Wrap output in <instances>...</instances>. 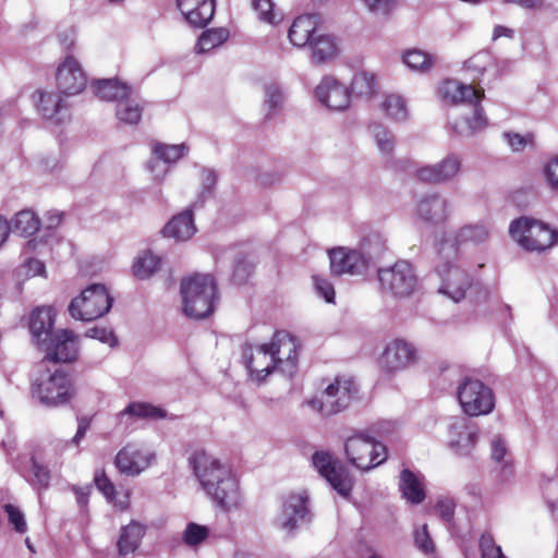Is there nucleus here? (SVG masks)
<instances>
[{"label": "nucleus", "mask_w": 558, "mask_h": 558, "mask_svg": "<svg viewBox=\"0 0 558 558\" xmlns=\"http://www.w3.org/2000/svg\"><path fill=\"white\" fill-rule=\"evenodd\" d=\"M190 462L201 485L219 507L229 510L239 505L238 483L227 464L203 449L196 450Z\"/></svg>", "instance_id": "obj_1"}, {"label": "nucleus", "mask_w": 558, "mask_h": 558, "mask_svg": "<svg viewBox=\"0 0 558 558\" xmlns=\"http://www.w3.org/2000/svg\"><path fill=\"white\" fill-rule=\"evenodd\" d=\"M183 313L193 319H204L213 314L218 299L217 283L213 276L194 274L181 280Z\"/></svg>", "instance_id": "obj_2"}, {"label": "nucleus", "mask_w": 558, "mask_h": 558, "mask_svg": "<svg viewBox=\"0 0 558 558\" xmlns=\"http://www.w3.org/2000/svg\"><path fill=\"white\" fill-rule=\"evenodd\" d=\"M438 95L448 105L466 104L473 107V116L468 119V126L472 132L487 126L488 121L482 106V100L485 98L483 87L447 78L440 83Z\"/></svg>", "instance_id": "obj_3"}, {"label": "nucleus", "mask_w": 558, "mask_h": 558, "mask_svg": "<svg viewBox=\"0 0 558 558\" xmlns=\"http://www.w3.org/2000/svg\"><path fill=\"white\" fill-rule=\"evenodd\" d=\"M511 239L524 251L544 252L558 241V232L541 220L520 217L509 226Z\"/></svg>", "instance_id": "obj_4"}, {"label": "nucleus", "mask_w": 558, "mask_h": 558, "mask_svg": "<svg viewBox=\"0 0 558 558\" xmlns=\"http://www.w3.org/2000/svg\"><path fill=\"white\" fill-rule=\"evenodd\" d=\"M31 391L40 403L49 407L65 404L75 395L71 377L60 368L41 372L32 383Z\"/></svg>", "instance_id": "obj_5"}, {"label": "nucleus", "mask_w": 558, "mask_h": 558, "mask_svg": "<svg viewBox=\"0 0 558 558\" xmlns=\"http://www.w3.org/2000/svg\"><path fill=\"white\" fill-rule=\"evenodd\" d=\"M344 456L351 465L361 471H369L388 458L386 446L364 433H355L345 439Z\"/></svg>", "instance_id": "obj_6"}, {"label": "nucleus", "mask_w": 558, "mask_h": 558, "mask_svg": "<svg viewBox=\"0 0 558 558\" xmlns=\"http://www.w3.org/2000/svg\"><path fill=\"white\" fill-rule=\"evenodd\" d=\"M112 302L113 299L104 284L93 283L71 301L69 313L75 319L92 322L107 314Z\"/></svg>", "instance_id": "obj_7"}, {"label": "nucleus", "mask_w": 558, "mask_h": 558, "mask_svg": "<svg viewBox=\"0 0 558 558\" xmlns=\"http://www.w3.org/2000/svg\"><path fill=\"white\" fill-rule=\"evenodd\" d=\"M356 393L357 388L354 380L337 377L326 387L320 398L308 400L306 403L323 416H329L348 408Z\"/></svg>", "instance_id": "obj_8"}, {"label": "nucleus", "mask_w": 558, "mask_h": 558, "mask_svg": "<svg viewBox=\"0 0 558 558\" xmlns=\"http://www.w3.org/2000/svg\"><path fill=\"white\" fill-rule=\"evenodd\" d=\"M377 277L381 291L395 298L410 296L417 284L414 268L407 260H398L389 267L379 268Z\"/></svg>", "instance_id": "obj_9"}, {"label": "nucleus", "mask_w": 558, "mask_h": 558, "mask_svg": "<svg viewBox=\"0 0 558 558\" xmlns=\"http://www.w3.org/2000/svg\"><path fill=\"white\" fill-rule=\"evenodd\" d=\"M458 399L463 411L470 416L488 414L495 407L492 389L475 378H464L458 388Z\"/></svg>", "instance_id": "obj_10"}, {"label": "nucleus", "mask_w": 558, "mask_h": 558, "mask_svg": "<svg viewBox=\"0 0 558 558\" xmlns=\"http://www.w3.org/2000/svg\"><path fill=\"white\" fill-rule=\"evenodd\" d=\"M318 473L341 496L347 497L353 488V480L348 469L339 464L327 451H316L312 458Z\"/></svg>", "instance_id": "obj_11"}, {"label": "nucleus", "mask_w": 558, "mask_h": 558, "mask_svg": "<svg viewBox=\"0 0 558 558\" xmlns=\"http://www.w3.org/2000/svg\"><path fill=\"white\" fill-rule=\"evenodd\" d=\"M417 360V352L414 345L403 339L390 341L378 359L381 372L395 374L414 364Z\"/></svg>", "instance_id": "obj_12"}, {"label": "nucleus", "mask_w": 558, "mask_h": 558, "mask_svg": "<svg viewBox=\"0 0 558 558\" xmlns=\"http://www.w3.org/2000/svg\"><path fill=\"white\" fill-rule=\"evenodd\" d=\"M56 83L60 94L65 96L82 93L87 84L86 75L80 62L71 54L58 65Z\"/></svg>", "instance_id": "obj_13"}, {"label": "nucleus", "mask_w": 558, "mask_h": 558, "mask_svg": "<svg viewBox=\"0 0 558 558\" xmlns=\"http://www.w3.org/2000/svg\"><path fill=\"white\" fill-rule=\"evenodd\" d=\"M439 274L441 276L439 292L446 294L454 302L464 299L466 290L472 283L471 276L453 264H445Z\"/></svg>", "instance_id": "obj_14"}, {"label": "nucleus", "mask_w": 558, "mask_h": 558, "mask_svg": "<svg viewBox=\"0 0 558 558\" xmlns=\"http://www.w3.org/2000/svg\"><path fill=\"white\" fill-rule=\"evenodd\" d=\"M316 98L332 110H344L351 101V92L332 76H325L315 89Z\"/></svg>", "instance_id": "obj_15"}, {"label": "nucleus", "mask_w": 558, "mask_h": 558, "mask_svg": "<svg viewBox=\"0 0 558 558\" xmlns=\"http://www.w3.org/2000/svg\"><path fill=\"white\" fill-rule=\"evenodd\" d=\"M46 357L49 361L69 363L77 357L78 337L71 330L62 329L51 336Z\"/></svg>", "instance_id": "obj_16"}, {"label": "nucleus", "mask_w": 558, "mask_h": 558, "mask_svg": "<svg viewBox=\"0 0 558 558\" xmlns=\"http://www.w3.org/2000/svg\"><path fill=\"white\" fill-rule=\"evenodd\" d=\"M330 270L333 275L361 274L367 267V260L355 250L337 247L329 251Z\"/></svg>", "instance_id": "obj_17"}, {"label": "nucleus", "mask_w": 558, "mask_h": 558, "mask_svg": "<svg viewBox=\"0 0 558 558\" xmlns=\"http://www.w3.org/2000/svg\"><path fill=\"white\" fill-rule=\"evenodd\" d=\"M151 459L150 453L129 444L119 450L114 464L121 473L136 476L149 466Z\"/></svg>", "instance_id": "obj_18"}, {"label": "nucleus", "mask_w": 558, "mask_h": 558, "mask_svg": "<svg viewBox=\"0 0 558 558\" xmlns=\"http://www.w3.org/2000/svg\"><path fill=\"white\" fill-rule=\"evenodd\" d=\"M458 157L450 155L439 163L418 168L415 178L423 183L437 184L452 179L460 170Z\"/></svg>", "instance_id": "obj_19"}, {"label": "nucleus", "mask_w": 558, "mask_h": 558, "mask_svg": "<svg viewBox=\"0 0 558 558\" xmlns=\"http://www.w3.org/2000/svg\"><path fill=\"white\" fill-rule=\"evenodd\" d=\"M268 344L281 371H284V365L295 366L299 343L292 335L278 330L274 333Z\"/></svg>", "instance_id": "obj_20"}, {"label": "nucleus", "mask_w": 558, "mask_h": 558, "mask_svg": "<svg viewBox=\"0 0 558 558\" xmlns=\"http://www.w3.org/2000/svg\"><path fill=\"white\" fill-rule=\"evenodd\" d=\"M319 17L316 14H303L294 19L288 38L296 48L308 46L318 34Z\"/></svg>", "instance_id": "obj_21"}, {"label": "nucleus", "mask_w": 558, "mask_h": 558, "mask_svg": "<svg viewBox=\"0 0 558 558\" xmlns=\"http://www.w3.org/2000/svg\"><path fill=\"white\" fill-rule=\"evenodd\" d=\"M246 366L257 380H264L276 369H280L268 343L251 349Z\"/></svg>", "instance_id": "obj_22"}, {"label": "nucleus", "mask_w": 558, "mask_h": 558, "mask_svg": "<svg viewBox=\"0 0 558 558\" xmlns=\"http://www.w3.org/2000/svg\"><path fill=\"white\" fill-rule=\"evenodd\" d=\"M180 12L195 27H205L215 13L214 0H177Z\"/></svg>", "instance_id": "obj_23"}, {"label": "nucleus", "mask_w": 558, "mask_h": 558, "mask_svg": "<svg viewBox=\"0 0 558 558\" xmlns=\"http://www.w3.org/2000/svg\"><path fill=\"white\" fill-rule=\"evenodd\" d=\"M36 108L44 119L61 122L62 111L66 110V105L60 93L37 90L33 95Z\"/></svg>", "instance_id": "obj_24"}, {"label": "nucleus", "mask_w": 558, "mask_h": 558, "mask_svg": "<svg viewBox=\"0 0 558 558\" xmlns=\"http://www.w3.org/2000/svg\"><path fill=\"white\" fill-rule=\"evenodd\" d=\"M448 202L437 194L424 196L417 204L418 216L430 223H442L449 216Z\"/></svg>", "instance_id": "obj_25"}, {"label": "nucleus", "mask_w": 558, "mask_h": 558, "mask_svg": "<svg viewBox=\"0 0 558 558\" xmlns=\"http://www.w3.org/2000/svg\"><path fill=\"white\" fill-rule=\"evenodd\" d=\"M54 314L51 307H37L31 314L29 330L38 344L45 343L52 336Z\"/></svg>", "instance_id": "obj_26"}, {"label": "nucleus", "mask_w": 558, "mask_h": 558, "mask_svg": "<svg viewBox=\"0 0 558 558\" xmlns=\"http://www.w3.org/2000/svg\"><path fill=\"white\" fill-rule=\"evenodd\" d=\"M307 47L311 50V60L316 65L332 61L339 52L335 37L320 32Z\"/></svg>", "instance_id": "obj_27"}, {"label": "nucleus", "mask_w": 558, "mask_h": 558, "mask_svg": "<svg viewBox=\"0 0 558 558\" xmlns=\"http://www.w3.org/2000/svg\"><path fill=\"white\" fill-rule=\"evenodd\" d=\"M145 533V525L137 521H131L123 526L117 542L119 555L124 557L134 554L138 549Z\"/></svg>", "instance_id": "obj_28"}, {"label": "nucleus", "mask_w": 558, "mask_h": 558, "mask_svg": "<svg viewBox=\"0 0 558 558\" xmlns=\"http://www.w3.org/2000/svg\"><path fill=\"white\" fill-rule=\"evenodd\" d=\"M196 231L193 213L186 209L174 216L163 228L165 236L173 238L178 241L189 240Z\"/></svg>", "instance_id": "obj_29"}, {"label": "nucleus", "mask_w": 558, "mask_h": 558, "mask_svg": "<svg viewBox=\"0 0 558 558\" xmlns=\"http://www.w3.org/2000/svg\"><path fill=\"white\" fill-rule=\"evenodd\" d=\"M95 94L102 100L120 101L130 98L131 88L117 78L96 81L93 84Z\"/></svg>", "instance_id": "obj_30"}, {"label": "nucleus", "mask_w": 558, "mask_h": 558, "mask_svg": "<svg viewBox=\"0 0 558 558\" xmlns=\"http://www.w3.org/2000/svg\"><path fill=\"white\" fill-rule=\"evenodd\" d=\"M399 488L402 496L411 504L418 505L424 501L426 494L418 475L409 469L400 473Z\"/></svg>", "instance_id": "obj_31"}, {"label": "nucleus", "mask_w": 558, "mask_h": 558, "mask_svg": "<svg viewBox=\"0 0 558 558\" xmlns=\"http://www.w3.org/2000/svg\"><path fill=\"white\" fill-rule=\"evenodd\" d=\"M307 497L302 495H290L283 504V514L286 517L282 527L289 531L293 530L299 519H303L307 512Z\"/></svg>", "instance_id": "obj_32"}, {"label": "nucleus", "mask_w": 558, "mask_h": 558, "mask_svg": "<svg viewBox=\"0 0 558 558\" xmlns=\"http://www.w3.org/2000/svg\"><path fill=\"white\" fill-rule=\"evenodd\" d=\"M161 258L146 251L133 264V274L137 279H146L160 269Z\"/></svg>", "instance_id": "obj_33"}, {"label": "nucleus", "mask_w": 558, "mask_h": 558, "mask_svg": "<svg viewBox=\"0 0 558 558\" xmlns=\"http://www.w3.org/2000/svg\"><path fill=\"white\" fill-rule=\"evenodd\" d=\"M132 415L138 418L160 420L166 417L167 413L163 409L155 407L147 402H131L121 413L120 416Z\"/></svg>", "instance_id": "obj_34"}, {"label": "nucleus", "mask_w": 558, "mask_h": 558, "mask_svg": "<svg viewBox=\"0 0 558 558\" xmlns=\"http://www.w3.org/2000/svg\"><path fill=\"white\" fill-rule=\"evenodd\" d=\"M488 238V231L484 225H466L461 227L454 236L458 245L481 244Z\"/></svg>", "instance_id": "obj_35"}, {"label": "nucleus", "mask_w": 558, "mask_h": 558, "mask_svg": "<svg viewBox=\"0 0 558 558\" xmlns=\"http://www.w3.org/2000/svg\"><path fill=\"white\" fill-rule=\"evenodd\" d=\"M228 36L229 32L222 27L204 31L198 37L196 50L197 52H207L223 44Z\"/></svg>", "instance_id": "obj_36"}, {"label": "nucleus", "mask_w": 558, "mask_h": 558, "mask_svg": "<svg viewBox=\"0 0 558 558\" xmlns=\"http://www.w3.org/2000/svg\"><path fill=\"white\" fill-rule=\"evenodd\" d=\"M40 228V220L32 210H21L13 219V230L23 235H33Z\"/></svg>", "instance_id": "obj_37"}, {"label": "nucleus", "mask_w": 558, "mask_h": 558, "mask_svg": "<svg viewBox=\"0 0 558 558\" xmlns=\"http://www.w3.org/2000/svg\"><path fill=\"white\" fill-rule=\"evenodd\" d=\"M402 60L410 69L421 72L429 71L435 62L434 56L420 49L407 50L403 53Z\"/></svg>", "instance_id": "obj_38"}, {"label": "nucleus", "mask_w": 558, "mask_h": 558, "mask_svg": "<svg viewBox=\"0 0 558 558\" xmlns=\"http://www.w3.org/2000/svg\"><path fill=\"white\" fill-rule=\"evenodd\" d=\"M377 80L375 74L368 72L356 73L351 82V93L356 96L369 97L376 93Z\"/></svg>", "instance_id": "obj_39"}, {"label": "nucleus", "mask_w": 558, "mask_h": 558, "mask_svg": "<svg viewBox=\"0 0 558 558\" xmlns=\"http://www.w3.org/2000/svg\"><path fill=\"white\" fill-rule=\"evenodd\" d=\"M384 112L396 121H403L408 117L405 100L396 94L387 95L381 104Z\"/></svg>", "instance_id": "obj_40"}, {"label": "nucleus", "mask_w": 558, "mask_h": 558, "mask_svg": "<svg viewBox=\"0 0 558 558\" xmlns=\"http://www.w3.org/2000/svg\"><path fill=\"white\" fill-rule=\"evenodd\" d=\"M116 114L118 119L128 124H137L142 118V107L138 104H133L126 98L120 100L117 105Z\"/></svg>", "instance_id": "obj_41"}, {"label": "nucleus", "mask_w": 558, "mask_h": 558, "mask_svg": "<svg viewBox=\"0 0 558 558\" xmlns=\"http://www.w3.org/2000/svg\"><path fill=\"white\" fill-rule=\"evenodd\" d=\"M185 151L186 147L184 144L168 145L162 143H156L153 146V153L156 155L158 159L163 160L165 162H175L177 160L183 157Z\"/></svg>", "instance_id": "obj_42"}, {"label": "nucleus", "mask_w": 558, "mask_h": 558, "mask_svg": "<svg viewBox=\"0 0 558 558\" xmlns=\"http://www.w3.org/2000/svg\"><path fill=\"white\" fill-rule=\"evenodd\" d=\"M209 535V529L194 522H190L182 533V541L190 547L202 544Z\"/></svg>", "instance_id": "obj_43"}, {"label": "nucleus", "mask_w": 558, "mask_h": 558, "mask_svg": "<svg viewBox=\"0 0 558 558\" xmlns=\"http://www.w3.org/2000/svg\"><path fill=\"white\" fill-rule=\"evenodd\" d=\"M253 270V260L248 259L246 255L239 254L234 262L231 279L236 284L245 283L247 279L252 276Z\"/></svg>", "instance_id": "obj_44"}, {"label": "nucleus", "mask_w": 558, "mask_h": 558, "mask_svg": "<svg viewBox=\"0 0 558 558\" xmlns=\"http://www.w3.org/2000/svg\"><path fill=\"white\" fill-rule=\"evenodd\" d=\"M31 460L33 473L32 485L38 489H47L51 478L49 469L41 464L35 457H32Z\"/></svg>", "instance_id": "obj_45"}, {"label": "nucleus", "mask_w": 558, "mask_h": 558, "mask_svg": "<svg viewBox=\"0 0 558 558\" xmlns=\"http://www.w3.org/2000/svg\"><path fill=\"white\" fill-rule=\"evenodd\" d=\"M492 63V56L487 51H478L465 61V68L482 75Z\"/></svg>", "instance_id": "obj_46"}, {"label": "nucleus", "mask_w": 558, "mask_h": 558, "mask_svg": "<svg viewBox=\"0 0 558 558\" xmlns=\"http://www.w3.org/2000/svg\"><path fill=\"white\" fill-rule=\"evenodd\" d=\"M481 558H506L500 546L496 545L490 533L482 534L480 538Z\"/></svg>", "instance_id": "obj_47"}, {"label": "nucleus", "mask_w": 558, "mask_h": 558, "mask_svg": "<svg viewBox=\"0 0 558 558\" xmlns=\"http://www.w3.org/2000/svg\"><path fill=\"white\" fill-rule=\"evenodd\" d=\"M252 7L258 13L260 21L268 24L277 23V14L274 11L272 0H252Z\"/></svg>", "instance_id": "obj_48"}, {"label": "nucleus", "mask_w": 558, "mask_h": 558, "mask_svg": "<svg viewBox=\"0 0 558 558\" xmlns=\"http://www.w3.org/2000/svg\"><path fill=\"white\" fill-rule=\"evenodd\" d=\"M372 132L380 151L390 154L395 146L393 136L391 133L379 124L373 125Z\"/></svg>", "instance_id": "obj_49"}, {"label": "nucleus", "mask_w": 558, "mask_h": 558, "mask_svg": "<svg viewBox=\"0 0 558 558\" xmlns=\"http://www.w3.org/2000/svg\"><path fill=\"white\" fill-rule=\"evenodd\" d=\"M94 482L98 490L102 493L106 499L110 502H113L117 495L116 487L104 470L97 471L95 473Z\"/></svg>", "instance_id": "obj_50"}, {"label": "nucleus", "mask_w": 558, "mask_h": 558, "mask_svg": "<svg viewBox=\"0 0 558 558\" xmlns=\"http://www.w3.org/2000/svg\"><path fill=\"white\" fill-rule=\"evenodd\" d=\"M415 546L424 554H432L435 551L434 542L429 535L427 524H423L413 533Z\"/></svg>", "instance_id": "obj_51"}, {"label": "nucleus", "mask_w": 558, "mask_h": 558, "mask_svg": "<svg viewBox=\"0 0 558 558\" xmlns=\"http://www.w3.org/2000/svg\"><path fill=\"white\" fill-rule=\"evenodd\" d=\"M3 509L5 513L8 514V520L11 525H13L14 530L23 534L27 530L26 521L24 518L23 512L20 510V508L15 507L12 504H5L3 506Z\"/></svg>", "instance_id": "obj_52"}, {"label": "nucleus", "mask_w": 558, "mask_h": 558, "mask_svg": "<svg viewBox=\"0 0 558 558\" xmlns=\"http://www.w3.org/2000/svg\"><path fill=\"white\" fill-rule=\"evenodd\" d=\"M504 136L514 151H522L527 145L534 144V135L532 133L521 135L514 132H507Z\"/></svg>", "instance_id": "obj_53"}, {"label": "nucleus", "mask_w": 558, "mask_h": 558, "mask_svg": "<svg viewBox=\"0 0 558 558\" xmlns=\"http://www.w3.org/2000/svg\"><path fill=\"white\" fill-rule=\"evenodd\" d=\"M86 337L97 339V340L101 341L102 343H106L112 348L118 344L117 336L113 333L112 330H108L106 328H99V327L90 328L87 330Z\"/></svg>", "instance_id": "obj_54"}, {"label": "nucleus", "mask_w": 558, "mask_h": 558, "mask_svg": "<svg viewBox=\"0 0 558 558\" xmlns=\"http://www.w3.org/2000/svg\"><path fill=\"white\" fill-rule=\"evenodd\" d=\"M313 282L318 294L322 295L326 302L333 303L336 296L333 286L327 279L319 276H313Z\"/></svg>", "instance_id": "obj_55"}, {"label": "nucleus", "mask_w": 558, "mask_h": 558, "mask_svg": "<svg viewBox=\"0 0 558 558\" xmlns=\"http://www.w3.org/2000/svg\"><path fill=\"white\" fill-rule=\"evenodd\" d=\"M363 2L371 11L383 14L389 13L396 5V0H363Z\"/></svg>", "instance_id": "obj_56"}, {"label": "nucleus", "mask_w": 558, "mask_h": 558, "mask_svg": "<svg viewBox=\"0 0 558 558\" xmlns=\"http://www.w3.org/2000/svg\"><path fill=\"white\" fill-rule=\"evenodd\" d=\"M435 510L442 520L449 522L454 514V504L449 499H440L437 501Z\"/></svg>", "instance_id": "obj_57"}, {"label": "nucleus", "mask_w": 558, "mask_h": 558, "mask_svg": "<svg viewBox=\"0 0 558 558\" xmlns=\"http://www.w3.org/2000/svg\"><path fill=\"white\" fill-rule=\"evenodd\" d=\"M545 175L548 185L553 190L558 191V156L547 163L545 168Z\"/></svg>", "instance_id": "obj_58"}, {"label": "nucleus", "mask_w": 558, "mask_h": 558, "mask_svg": "<svg viewBox=\"0 0 558 558\" xmlns=\"http://www.w3.org/2000/svg\"><path fill=\"white\" fill-rule=\"evenodd\" d=\"M266 105L269 110H275L282 101V94L276 86L266 87Z\"/></svg>", "instance_id": "obj_59"}, {"label": "nucleus", "mask_w": 558, "mask_h": 558, "mask_svg": "<svg viewBox=\"0 0 558 558\" xmlns=\"http://www.w3.org/2000/svg\"><path fill=\"white\" fill-rule=\"evenodd\" d=\"M24 267L26 269V275L31 277L44 276L46 274L45 264L36 258H28L24 263Z\"/></svg>", "instance_id": "obj_60"}, {"label": "nucleus", "mask_w": 558, "mask_h": 558, "mask_svg": "<svg viewBox=\"0 0 558 558\" xmlns=\"http://www.w3.org/2000/svg\"><path fill=\"white\" fill-rule=\"evenodd\" d=\"M90 424H92V417L81 416L77 418V430L71 440L74 445H78L80 441L84 438L86 432L90 427Z\"/></svg>", "instance_id": "obj_61"}, {"label": "nucleus", "mask_w": 558, "mask_h": 558, "mask_svg": "<svg viewBox=\"0 0 558 558\" xmlns=\"http://www.w3.org/2000/svg\"><path fill=\"white\" fill-rule=\"evenodd\" d=\"M72 490L75 494L77 505L81 508L87 507L88 501H89V496L92 493V486H89V485L85 486V487L73 486Z\"/></svg>", "instance_id": "obj_62"}, {"label": "nucleus", "mask_w": 558, "mask_h": 558, "mask_svg": "<svg viewBox=\"0 0 558 558\" xmlns=\"http://www.w3.org/2000/svg\"><path fill=\"white\" fill-rule=\"evenodd\" d=\"M505 3H515L524 9L541 10L544 8V0H501Z\"/></svg>", "instance_id": "obj_63"}, {"label": "nucleus", "mask_w": 558, "mask_h": 558, "mask_svg": "<svg viewBox=\"0 0 558 558\" xmlns=\"http://www.w3.org/2000/svg\"><path fill=\"white\" fill-rule=\"evenodd\" d=\"M507 452L505 442L502 439L498 438L494 440L493 448H492V457L496 461H501Z\"/></svg>", "instance_id": "obj_64"}]
</instances>
